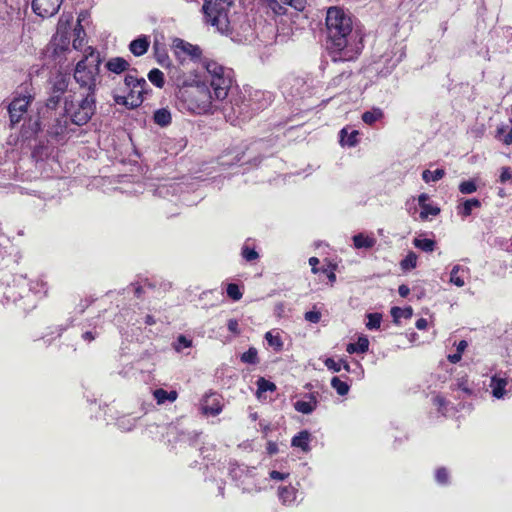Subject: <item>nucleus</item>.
Returning <instances> with one entry per match:
<instances>
[{"instance_id": "obj_1", "label": "nucleus", "mask_w": 512, "mask_h": 512, "mask_svg": "<svg viewBox=\"0 0 512 512\" xmlns=\"http://www.w3.org/2000/svg\"><path fill=\"white\" fill-rule=\"evenodd\" d=\"M203 68L207 72V81L213 89L211 93L205 81H184L177 92V98L184 109L197 114H212L219 103L224 101L232 85V70L214 60H204Z\"/></svg>"}, {"instance_id": "obj_2", "label": "nucleus", "mask_w": 512, "mask_h": 512, "mask_svg": "<svg viewBox=\"0 0 512 512\" xmlns=\"http://www.w3.org/2000/svg\"><path fill=\"white\" fill-rule=\"evenodd\" d=\"M326 28L332 60L344 62L356 59L359 50L350 43L353 29L350 14L340 7H330L326 14Z\"/></svg>"}, {"instance_id": "obj_3", "label": "nucleus", "mask_w": 512, "mask_h": 512, "mask_svg": "<svg viewBox=\"0 0 512 512\" xmlns=\"http://www.w3.org/2000/svg\"><path fill=\"white\" fill-rule=\"evenodd\" d=\"M0 292L6 302L17 304L18 301L28 298L30 294L46 295L48 284L43 278L27 279L26 275L3 274L0 278Z\"/></svg>"}, {"instance_id": "obj_4", "label": "nucleus", "mask_w": 512, "mask_h": 512, "mask_svg": "<svg viewBox=\"0 0 512 512\" xmlns=\"http://www.w3.org/2000/svg\"><path fill=\"white\" fill-rule=\"evenodd\" d=\"M96 111V96L78 93L70 89L64 98V112L72 124L83 126L87 124Z\"/></svg>"}, {"instance_id": "obj_5", "label": "nucleus", "mask_w": 512, "mask_h": 512, "mask_svg": "<svg viewBox=\"0 0 512 512\" xmlns=\"http://www.w3.org/2000/svg\"><path fill=\"white\" fill-rule=\"evenodd\" d=\"M235 0H204L202 12L204 22L221 34L231 32L229 12Z\"/></svg>"}, {"instance_id": "obj_6", "label": "nucleus", "mask_w": 512, "mask_h": 512, "mask_svg": "<svg viewBox=\"0 0 512 512\" xmlns=\"http://www.w3.org/2000/svg\"><path fill=\"white\" fill-rule=\"evenodd\" d=\"M99 65L100 59L98 55L91 61H89L88 57H85L76 64L73 78L78 85V93L96 96L97 85L100 82Z\"/></svg>"}, {"instance_id": "obj_7", "label": "nucleus", "mask_w": 512, "mask_h": 512, "mask_svg": "<svg viewBox=\"0 0 512 512\" xmlns=\"http://www.w3.org/2000/svg\"><path fill=\"white\" fill-rule=\"evenodd\" d=\"M63 0H32L33 12L42 17L54 16L60 9Z\"/></svg>"}, {"instance_id": "obj_8", "label": "nucleus", "mask_w": 512, "mask_h": 512, "mask_svg": "<svg viewBox=\"0 0 512 512\" xmlns=\"http://www.w3.org/2000/svg\"><path fill=\"white\" fill-rule=\"evenodd\" d=\"M318 393L311 392L303 395V398L297 400L293 406L294 409L302 414L309 415L313 413L318 406Z\"/></svg>"}, {"instance_id": "obj_9", "label": "nucleus", "mask_w": 512, "mask_h": 512, "mask_svg": "<svg viewBox=\"0 0 512 512\" xmlns=\"http://www.w3.org/2000/svg\"><path fill=\"white\" fill-rule=\"evenodd\" d=\"M68 116L64 113L59 117H56L51 124H49L47 132L51 137L55 139H62L69 133V120Z\"/></svg>"}, {"instance_id": "obj_10", "label": "nucleus", "mask_w": 512, "mask_h": 512, "mask_svg": "<svg viewBox=\"0 0 512 512\" xmlns=\"http://www.w3.org/2000/svg\"><path fill=\"white\" fill-rule=\"evenodd\" d=\"M33 94L29 91L28 86H24L21 88V91L18 93L13 101L10 103L8 110H12L14 112L26 113L28 105L31 103L33 99Z\"/></svg>"}, {"instance_id": "obj_11", "label": "nucleus", "mask_w": 512, "mask_h": 512, "mask_svg": "<svg viewBox=\"0 0 512 512\" xmlns=\"http://www.w3.org/2000/svg\"><path fill=\"white\" fill-rule=\"evenodd\" d=\"M69 24V19L64 23L63 18L60 19L56 36L52 40L54 46V53L64 52L68 49L69 38L66 33V25Z\"/></svg>"}, {"instance_id": "obj_12", "label": "nucleus", "mask_w": 512, "mask_h": 512, "mask_svg": "<svg viewBox=\"0 0 512 512\" xmlns=\"http://www.w3.org/2000/svg\"><path fill=\"white\" fill-rule=\"evenodd\" d=\"M508 378L502 373L494 374L490 379L489 387L491 388L492 396L496 399H502L506 394V386Z\"/></svg>"}, {"instance_id": "obj_13", "label": "nucleus", "mask_w": 512, "mask_h": 512, "mask_svg": "<svg viewBox=\"0 0 512 512\" xmlns=\"http://www.w3.org/2000/svg\"><path fill=\"white\" fill-rule=\"evenodd\" d=\"M175 47L178 50H180L181 52L190 56L192 60L200 61L202 67H203V61L208 60L207 58H204V59L201 58L202 50L197 45H193L189 42L179 39V40H177Z\"/></svg>"}, {"instance_id": "obj_14", "label": "nucleus", "mask_w": 512, "mask_h": 512, "mask_svg": "<svg viewBox=\"0 0 512 512\" xmlns=\"http://www.w3.org/2000/svg\"><path fill=\"white\" fill-rule=\"evenodd\" d=\"M69 81H70L69 75L61 73V72L56 73L51 78V81H50L51 92L63 95L68 89Z\"/></svg>"}, {"instance_id": "obj_15", "label": "nucleus", "mask_w": 512, "mask_h": 512, "mask_svg": "<svg viewBox=\"0 0 512 512\" xmlns=\"http://www.w3.org/2000/svg\"><path fill=\"white\" fill-rule=\"evenodd\" d=\"M469 276V269L461 265L453 266L450 272L449 282L457 287L465 285V278Z\"/></svg>"}, {"instance_id": "obj_16", "label": "nucleus", "mask_w": 512, "mask_h": 512, "mask_svg": "<svg viewBox=\"0 0 512 512\" xmlns=\"http://www.w3.org/2000/svg\"><path fill=\"white\" fill-rule=\"evenodd\" d=\"M125 86L128 89L137 91V96H143L148 84L144 78H137L131 74H127L124 79Z\"/></svg>"}, {"instance_id": "obj_17", "label": "nucleus", "mask_w": 512, "mask_h": 512, "mask_svg": "<svg viewBox=\"0 0 512 512\" xmlns=\"http://www.w3.org/2000/svg\"><path fill=\"white\" fill-rule=\"evenodd\" d=\"M102 333V328L96 323H88L82 328L81 339L89 344Z\"/></svg>"}, {"instance_id": "obj_18", "label": "nucleus", "mask_w": 512, "mask_h": 512, "mask_svg": "<svg viewBox=\"0 0 512 512\" xmlns=\"http://www.w3.org/2000/svg\"><path fill=\"white\" fill-rule=\"evenodd\" d=\"M150 42L147 36H140L129 44V50L134 56L144 55L149 48Z\"/></svg>"}, {"instance_id": "obj_19", "label": "nucleus", "mask_w": 512, "mask_h": 512, "mask_svg": "<svg viewBox=\"0 0 512 512\" xmlns=\"http://www.w3.org/2000/svg\"><path fill=\"white\" fill-rule=\"evenodd\" d=\"M129 66V62L122 57L110 58L105 64L106 69L115 74H121L127 71Z\"/></svg>"}, {"instance_id": "obj_20", "label": "nucleus", "mask_w": 512, "mask_h": 512, "mask_svg": "<svg viewBox=\"0 0 512 512\" xmlns=\"http://www.w3.org/2000/svg\"><path fill=\"white\" fill-rule=\"evenodd\" d=\"M202 411L204 414L217 416L222 412V405L216 397H206L202 404Z\"/></svg>"}, {"instance_id": "obj_21", "label": "nucleus", "mask_w": 512, "mask_h": 512, "mask_svg": "<svg viewBox=\"0 0 512 512\" xmlns=\"http://www.w3.org/2000/svg\"><path fill=\"white\" fill-rule=\"evenodd\" d=\"M278 495L284 505H292L296 501L297 489L291 485L281 486L278 489Z\"/></svg>"}, {"instance_id": "obj_22", "label": "nucleus", "mask_w": 512, "mask_h": 512, "mask_svg": "<svg viewBox=\"0 0 512 512\" xmlns=\"http://www.w3.org/2000/svg\"><path fill=\"white\" fill-rule=\"evenodd\" d=\"M114 101L116 104L123 105L129 109L137 108L139 107L143 102V96H133V95H127V96H121V95H115Z\"/></svg>"}, {"instance_id": "obj_23", "label": "nucleus", "mask_w": 512, "mask_h": 512, "mask_svg": "<svg viewBox=\"0 0 512 512\" xmlns=\"http://www.w3.org/2000/svg\"><path fill=\"white\" fill-rule=\"evenodd\" d=\"M309 441L310 433L307 430H303L292 438L291 446L300 448L304 452H308L310 450Z\"/></svg>"}, {"instance_id": "obj_24", "label": "nucleus", "mask_w": 512, "mask_h": 512, "mask_svg": "<svg viewBox=\"0 0 512 512\" xmlns=\"http://www.w3.org/2000/svg\"><path fill=\"white\" fill-rule=\"evenodd\" d=\"M481 202L476 198L466 199L462 204L457 206V213L463 218L472 214L474 208H479Z\"/></svg>"}, {"instance_id": "obj_25", "label": "nucleus", "mask_w": 512, "mask_h": 512, "mask_svg": "<svg viewBox=\"0 0 512 512\" xmlns=\"http://www.w3.org/2000/svg\"><path fill=\"white\" fill-rule=\"evenodd\" d=\"M384 118V111L379 107H373L372 109L365 111L361 119L367 125H373L376 122Z\"/></svg>"}, {"instance_id": "obj_26", "label": "nucleus", "mask_w": 512, "mask_h": 512, "mask_svg": "<svg viewBox=\"0 0 512 512\" xmlns=\"http://www.w3.org/2000/svg\"><path fill=\"white\" fill-rule=\"evenodd\" d=\"M153 396L157 404L162 405L167 401L174 402L177 399L178 394L175 390H171L168 392L162 388H159L153 391Z\"/></svg>"}, {"instance_id": "obj_27", "label": "nucleus", "mask_w": 512, "mask_h": 512, "mask_svg": "<svg viewBox=\"0 0 512 512\" xmlns=\"http://www.w3.org/2000/svg\"><path fill=\"white\" fill-rule=\"evenodd\" d=\"M353 243L357 249H370L375 245L376 240L373 237L365 236L364 234L359 233L353 236Z\"/></svg>"}, {"instance_id": "obj_28", "label": "nucleus", "mask_w": 512, "mask_h": 512, "mask_svg": "<svg viewBox=\"0 0 512 512\" xmlns=\"http://www.w3.org/2000/svg\"><path fill=\"white\" fill-rule=\"evenodd\" d=\"M137 421L138 417L124 415L117 419L116 425L121 431L129 432L136 426Z\"/></svg>"}, {"instance_id": "obj_29", "label": "nucleus", "mask_w": 512, "mask_h": 512, "mask_svg": "<svg viewBox=\"0 0 512 512\" xmlns=\"http://www.w3.org/2000/svg\"><path fill=\"white\" fill-rule=\"evenodd\" d=\"M358 131L348 132L346 128L340 131V143L342 146L353 147L357 143Z\"/></svg>"}, {"instance_id": "obj_30", "label": "nucleus", "mask_w": 512, "mask_h": 512, "mask_svg": "<svg viewBox=\"0 0 512 512\" xmlns=\"http://www.w3.org/2000/svg\"><path fill=\"white\" fill-rule=\"evenodd\" d=\"M413 245L424 251V252H433L436 247V242L433 239L416 237L413 240Z\"/></svg>"}, {"instance_id": "obj_31", "label": "nucleus", "mask_w": 512, "mask_h": 512, "mask_svg": "<svg viewBox=\"0 0 512 512\" xmlns=\"http://www.w3.org/2000/svg\"><path fill=\"white\" fill-rule=\"evenodd\" d=\"M171 113L167 109H159L154 113V122L162 127L171 123Z\"/></svg>"}, {"instance_id": "obj_32", "label": "nucleus", "mask_w": 512, "mask_h": 512, "mask_svg": "<svg viewBox=\"0 0 512 512\" xmlns=\"http://www.w3.org/2000/svg\"><path fill=\"white\" fill-rule=\"evenodd\" d=\"M81 21H82V18H81V15H80L79 18H78V25L74 29L75 38L73 40V48L76 49V50L82 49L83 43H84V37L83 36L85 35V32H84L83 27L81 26Z\"/></svg>"}, {"instance_id": "obj_33", "label": "nucleus", "mask_w": 512, "mask_h": 512, "mask_svg": "<svg viewBox=\"0 0 512 512\" xmlns=\"http://www.w3.org/2000/svg\"><path fill=\"white\" fill-rule=\"evenodd\" d=\"M444 176H445L444 169H436L434 171L426 169L422 172V179L426 183L439 181Z\"/></svg>"}, {"instance_id": "obj_34", "label": "nucleus", "mask_w": 512, "mask_h": 512, "mask_svg": "<svg viewBox=\"0 0 512 512\" xmlns=\"http://www.w3.org/2000/svg\"><path fill=\"white\" fill-rule=\"evenodd\" d=\"M276 390V385L269 381V380H266L265 378L263 377H260L258 380H257V397L258 398H261L262 397V394L264 392H267V391H275Z\"/></svg>"}, {"instance_id": "obj_35", "label": "nucleus", "mask_w": 512, "mask_h": 512, "mask_svg": "<svg viewBox=\"0 0 512 512\" xmlns=\"http://www.w3.org/2000/svg\"><path fill=\"white\" fill-rule=\"evenodd\" d=\"M413 315V309L411 307H393L391 309V316L393 317L394 322H398L401 318H411Z\"/></svg>"}, {"instance_id": "obj_36", "label": "nucleus", "mask_w": 512, "mask_h": 512, "mask_svg": "<svg viewBox=\"0 0 512 512\" xmlns=\"http://www.w3.org/2000/svg\"><path fill=\"white\" fill-rule=\"evenodd\" d=\"M418 256L416 253L410 251L405 258L400 262V267L404 271H409L417 266Z\"/></svg>"}, {"instance_id": "obj_37", "label": "nucleus", "mask_w": 512, "mask_h": 512, "mask_svg": "<svg viewBox=\"0 0 512 512\" xmlns=\"http://www.w3.org/2000/svg\"><path fill=\"white\" fill-rule=\"evenodd\" d=\"M148 79L158 88H162L164 86V73L157 68L150 70L148 73Z\"/></svg>"}, {"instance_id": "obj_38", "label": "nucleus", "mask_w": 512, "mask_h": 512, "mask_svg": "<svg viewBox=\"0 0 512 512\" xmlns=\"http://www.w3.org/2000/svg\"><path fill=\"white\" fill-rule=\"evenodd\" d=\"M241 361L246 364L256 365L259 362L258 351L255 347H250L244 352L241 357Z\"/></svg>"}, {"instance_id": "obj_39", "label": "nucleus", "mask_w": 512, "mask_h": 512, "mask_svg": "<svg viewBox=\"0 0 512 512\" xmlns=\"http://www.w3.org/2000/svg\"><path fill=\"white\" fill-rule=\"evenodd\" d=\"M331 386L336 390L340 396L348 394L350 386L347 382L342 381L339 377L335 376L331 379Z\"/></svg>"}, {"instance_id": "obj_40", "label": "nucleus", "mask_w": 512, "mask_h": 512, "mask_svg": "<svg viewBox=\"0 0 512 512\" xmlns=\"http://www.w3.org/2000/svg\"><path fill=\"white\" fill-rule=\"evenodd\" d=\"M421 208V212H420V219L425 221L429 218V216H437L440 214V208L437 207V206H432L430 204H426Z\"/></svg>"}, {"instance_id": "obj_41", "label": "nucleus", "mask_w": 512, "mask_h": 512, "mask_svg": "<svg viewBox=\"0 0 512 512\" xmlns=\"http://www.w3.org/2000/svg\"><path fill=\"white\" fill-rule=\"evenodd\" d=\"M192 346V340L187 338L184 335H179L176 340L173 342V348L177 352H182L186 348H190Z\"/></svg>"}, {"instance_id": "obj_42", "label": "nucleus", "mask_w": 512, "mask_h": 512, "mask_svg": "<svg viewBox=\"0 0 512 512\" xmlns=\"http://www.w3.org/2000/svg\"><path fill=\"white\" fill-rule=\"evenodd\" d=\"M368 321L366 327L369 330H377L380 328L382 315L379 313H369L367 315Z\"/></svg>"}, {"instance_id": "obj_43", "label": "nucleus", "mask_w": 512, "mask_h": 512, "mask_svg": "<svg viewBox=\"0 0 512 512\" xmlns=\"http://www.w3.org/2000/svg\"><path fill=\"white\" fill-rule=\"evenodd\" d=\"M265 339L269 346L273 347L275 351H281L283 348V342L279 335H273L272 332L265 334Z\"/></svg>"}, {"instance_id": "obj_44", "label": "nucleus", "mask_w": 512, "mask_h": 512, "mask_svg": "<svg viewBox=\"0 0 512 512\" xmlns=\"http://www.w3.org/2000/svg\"><path fill=\"white\" fill-rule=\"evenodd\" d=\"M351 76V71H342L340 74L335 76L329 83L330 87H343L345 86V82Z\"/></svg>"}, {"instance_id": "obj_45", "label": "nucleus", "mask_w": 512, "mask_h": 512, "mask_svg": "<svg viewBox=\"0 0 512 512\" xmlns=\"http://www.w3.org/2000/svg\"><path fill=\"white\" fill-rule=\"evenodd\" d=\"M226 293L233 301H239L243 295L239 286L235 283H229L227 285Z\"/></svg>"}, {"instance_id": "obj_46", "label": "nucleus", "mask_w": 512, "mask_h": 512, "mask_svg": "<svg viewBox=\"0 0 512 512\" xmlns=\"http://www.w3.org/2000/svg\"><path fill=\"white\" fill-rule=\"evenodd\" d=\"M459 191L462 194H472L477 191V185L474 180L463 181L459 184Z\"/></svg>"}, {"instance_id": "obj_47", "label": "nucleus", "mask_w": 512, "mask_h": 512, "mask_svg": "<svg viewBox=\"0 0 512 512\" xmlns=\"http://www.w3.org/2000/svg\"><path fill=\"white\" fill-rule=\"evenodd\" d=\"M61 98H62V95L51 92L49 98L46 100L45 106H46L47 112L55 110L58 107V105L61 101Z\"/></svg>"}, {"instance_id": "obj_48", "label": "nucleus", "mask_w": 512, "mask_h": 512, "mask_svg": "<svg viewBox=\"0 0 512 512\" xmlns=\"http://www.w3.org/2000/svg\"><path fill=\"white\" fill-rule=\"evenodd\" d=\"M241 255L248 262H252L259 257L258 252L254 248H251L247 245L242 247Z\"/></svg>"}, {"instance_id": "obj_49", "label": "nucleus", "mask_w": 512, "mask_h": 512, "mask_svg": "<svg viewBox=\"0 0 512 512\" xmlns=\"http://www.w3.org/2000/svg\"><path fill=\"white\" fill-rule=\"evenodd\" d=\"M505 127H499L497 129V137L506 145L512 144V128L507 133Z\"/></svg>"}, {"instance_id": "obj_50", "label": "nucleus", "mask_w": 512, "mask_h": 512, "mask_svg": "<svg viewBox=\"0 0 512 512\" xmlns=\"http://www.w3.org/2000/svg\"><path fill=\"white\" fill-rule=\"evenodd\" d=\"M436 482L440 485H446L449 482V473L446 468H438L435 472Z\"/></svg>"}, {"instance_id": "obj_51", "label": "nucleus", "mask_w": 512, "mask_h": 512, "mask_svg": "<svg viewBox=\"0 0 512 512\" xmlns=\"http://www.w3.org/2000/svg\"><path fill=\"white\" fill-rule=\"evenodd\" d=\"M356 344V348L358 350V353H366L369 349V340L367 336L362 335L358 337Z\"/></svg>"}, {"instance_id": "obj_52", "label": "nucleus", "mask_w": 512, "mask_h": 512, "mask_svg": "<svg viewBox=\"0 0 512 512\" xmlns=\"http://www.w3.org/2000/svg\"><path fill=\"white\" fill-rule=\"evenodd\" d=\"M325 366L333 371V372H340L342 369V360L335 361L333 358H327L324 361Z\"/></svg>"}, {"instance_id": "obj_53", "label": "nucleus", "mask_w": 512, "mask_h": 512, "mask_svg": "<svg viewBox=\"0 0 512 512\" xmlns=\"http://www.w3.org/2000/svg\"><path fill=\"white\" fill-rule=\"evenodd\" d=\"M304 318L306 321L311 323H318L321 319V313L319 311H308L305 313Z\"/></svg>"}, {"instance_id": "obj_54", "label": "nucleus", "mask_w": 512, "mask_h": 512, "mask_svg": "<svg viewBox=\"0 0 512 512\" xmlns=\"http://www.w3.org/2000/svg\"><path fill=\"white\" fill-rule=\"evenodd\" d=\"M243 472H244V469L241 468L238 464L230 465L229 474L234 480L240 478Z\"/></svg>"}, {"instance_id": "obj_55", "label": "nucleus", "mask_w": 512, "mask_h": 512, "mask_svg": "<svg viewBox=\"0 0 512 512\" xmlns=\"http://www.w3.org/2000/svg\"><path fill=\"white\" fill-rule=\"evenodd\" d=\"M227 328L233 334H240L239 323L236 319H229L227 323Z\"/></svg>"}, {"instance_id": "obj_56", "label": "nucleus", "mask_w": 512, "mask_h": 512, "mask_svg": "<svg viewBox=\"0 0 512 512\" xmlns=\"http://www.w3.org/2000/svg\"><path fill=\"white\" fill-rule=\"evenodd\" d=\"M285 2L298 11H302L306 5V0H285Z\"/></svg>"}, {"instance_id": "obj_57", "label": "nucleus", "mask_w": 512, "mask_h": 512, "mask_svg": "<svg viewBox=\"0 0 512 512\" xmlns=\"http://www.w3.org/2000/svg\"><path fill=\"white\" fill-rule=\"evenodd\" d=\"M269 476L273 480L283 481L288 478L289 473H282L276 470H273L269 473Z\"/></svg>"}, {"instance_id": "obj_58", "label": "nucleus", "mask_w": 512, "mask_h": 512, "mask_svg": "<svg viewBox=\"0 0 512 512\" xmlns=\"http://www.w3.org/2000/svg\"><path fill=\"white\" fill-rule=\"evenodd\" d=\"M512 179L511 171L508 167L502 168L501 174H500V182L505 183Z\"/></svg>"}, {"instance_id": "obj_59", "label": "nucleus", "mask_w": 512, "mask_h": 512, "mask_svg": "<svg viewBox=\"0 0 512 512\" xmlns=\"http://www.w3.org/2000/svg\"><path fill=\"white\" fill-rule=\"evenodd\" d=\"M9 111L10 121L12 124H16L20 121L21 117L23 116V113L21 112H14L12 110Z\"/></svg>"}, {"instance_id": "obj_60", "label": "nucleus", "mask_w": 512, "mask_h": 512, "mask_svg": "<svg viewBox=\"0 0 512 512\" xmlns=\"http://www.w3.org/2000/svg\"><path fill=\"white\" fill-rule=\"evenodd\" d=\"M225 157L226 156H222L221 157V164L222 165H233V164H236V163L240 162L241 159H242V156H240L239 154H236V156L234 157L233 161L225 160Z\"/></svg>"}, {"instance_id": "obj_61", "label": "nucleus", "mask_w": 512, "mask_h": 512, "mask_svg": "<svg viewBox=\"0 0 512 512\" xmlns=\"http://www.w3.org/2000/svg\"><path fill=\"white\" fill-rule=\"evenodd\" d=\"M267 453L269 455H274L278 453V445L275 442L269 441L267 443Z\"/></svg>"}, {"instance_id": "obj_62", "label": "nucleus", "mask_w": 512, "mask_h": 512, "mask_svg": "<svg viewBox=\"0 0 512 512\" xmlns=\"http://www.w3.org/2000/svg\"><path fill=\"white\" fill-rule=\"evenodd\" d=\"M433 402L435 405H437L439 407V410L442 412V408L446 405V400L445 398H443L442 396H435L433 398Z\"/></svg>"}, {"instance_id": "obj_63", "label": "nucleus", "mask_w": 512, "mask_h": 512, "mask_svg": "<svg viewBox=\"0 0 512 512\" xmlns=\"http://www.w3.org/2000/svg\"><path fill=\"white\" fill-rule=\"evenodd\" d=\"M309 264L311 265V271L312 273L314 274H317L318 273V268H317V265L319 264V259L317 257H310L309 258Z\"/></svg>"}, {"instance_id": "obj_64", "label": "nucleus", "mask_w": 512, "mask_h": 512, "mask_svg": "<svg viewBox=\"0 0 512 512\" xmlns=\"http://www.w3.org/2000/svg\"><path fill=\"white\" fill-rule=\"evenodd\" d=\"M398 293L401 297H407L410 293V289L406 285H400L398 288Z\"/></svg>"}]
</instances>
